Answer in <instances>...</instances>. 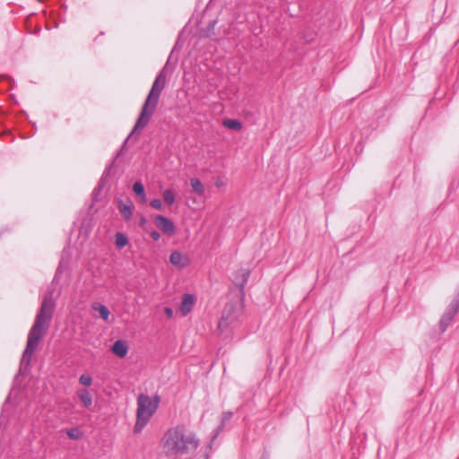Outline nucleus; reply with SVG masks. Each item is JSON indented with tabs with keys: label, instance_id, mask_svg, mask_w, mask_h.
I'll list each match as a JSON object with an SVG mask.
<instances>
[{
	"label": "nucleus",
	"instance_id": "obj_1",
	"mask_svg": "<svg viewBox=\"0 0 459 459\" xmlns=\"http://www.w3.org/2000/svg\"><path fill=\"white\" fill-rule=\"evenodd\" d=\"M199 445L196 434L184 425L169 428L161 438V446L169 456L192 455Z\"/></svg>",
	"mask_w": 459,
	"mask_h": 459
},
{
	"label": "nucleus",
	"instance_id": "obj_2",
	"mask_svg": "<svg viewBox=\"0 0 459 459\" xmlns=\"http://www.w3.org/2000/svg\"><path fill=\"white\" fill-rule=\"evenodd\" d=\"M54 308V299L51 296H46L43 299L40 309L36 316L35 322L29 332L27 345L22 354V363H30L31 356L38 347L39 342L49 326Z\"/></svg>",
	"mask_w": 459,
	"mask_h": 459
},
{
	"label": "nucleus",
	"instance_id": "obj_3",
	"mask_svg": "<svg viewBox=\"0 0 459 459\" xmlns=\"http://www.w3.org/2000/svg\"><path fill=\"white\" fill-rule=\"evenodd\" d=\"M167 82V75L162 70L156 77L152 89L143 105L139 117L131 132L130 135L140 134L141 131L148 125L150 119L154 114L159 103V99Z\"/></svg>",
	"mask_w": 459,
	"mask_h": 459
},
{
	"label": "nucleus",
	"instance_id": "obj_4",
	"mask_svg": "<svg viewBox=\"0 0 459 459\" xmlns=\"http://www.w3.org/2000/svg\"><path fill=\"white\" fill-rule=\"evenodd\" d=\"M160 402V399L157 395L151 397L147 394H141L137 397L136 423L134 429L135 433L141 432L147 425L157 411Z\"/></svg>",
	"mask_w": 459,
	"mask_h": 459
},
{
	"label": "nucleus",
	"instance_id": "obj_5",
	"mask_svg": "<svg viewBox=\"0 0 459 459\" xmlns=\"http://www.w3.org/2000/svg\"><path fill=\"white\" fill-rule=\"evenodd\" d=\"M243 315V305L240 301L226 305L218 327L222 332L229 327H235Z\"/></svg>",
	"mask_w": 459,
	"mask_h": 459
},
{
	"label": "nucleus",
	"instance_id": "obj_6",
	"mask_svg": "<svg viewBox=\"0 0 459 459\" xmlns=\"http://www.w3.org/2000/svg\"><path fill=\"white\" fill-rule=\"evenodd\" d=\"M459 308V300L453 301L448 307L446 308V312L442 316L440 321H439V327L441 332H445L447 327L451 325L454 316L457 313V310Z\"/></svg>",
	"mask_w": 459,
	"mask_h": 459
},
{
	"label": "nucleus",
	"instance_id": "obj_7",
	"mask_svg": "<svg viewBox=\"0 0 459 459\" xmlns=\"http://www.w3.org/2000/svg\"><path fill=\"white\" fill-rule=\"evenodd\" d=\"M156 226L164 233L168 235H173L175 233L174 223L168 218L162 215H157L154 218Z\"/></svg>",
	"mask_w": 459,
	"mask_h": 459
},
{
	"label": "nucleus",
	"instance_id": "obj_8",
	"mask_svg": "<svg viewBox=\"0 0 459 459\" xmlns=\"http://www.w3.org/2000/svg\"><path fill=\"white\" fill-rule=\"evenodd\" d=\"M195 303V298L191 294H185L180 306V312L183 316H186L192 309Z\"/></svg>",
	"mask_w": 459,
	"mask_h": 459
},
{
	"label": "nucleus",
	"instance_id": "obj_9",
	"mask_svg": "<svg viewBox=\"0 0 459 459\" xmlns=\"http://www.w3.org/2000/svg\"><path fill=\"white\" fill-rule=\"evenodd\" d=\"M111 351L119 358H124L127 354L128 347L124 341L117 340L112 345Z\"/></svg>",
	"mask_w": 459,
	"mask_h": 459
},
{
	"label": "nucleus",
	"instance_id": "obj_10",
	"mask_svg": "<svg viewBox=\"0 0 459 459\" xmlns=\"http://www.w3.org/2000/svg\"><path fill=\"white\" fill-rule=\"evenodd\" d=\"M78 398L82 403L86 407L90 408L92 405V396L86 389H79L76 393Z\"/></svg>",
	"mask_w": 459,
	"mask_h": 459
},
{
	"label": "nucleus",
	"instance_id": "obj_11",
	"mask_svg": "<svg viewBox=\"0 0 459 459\" xmlns=\"http://www.w3.org/2000/svg\"><path fill=\"white\" fill-rule=\"evenodd\" d=\"M169 261L172 264L177 265L178 267H185L187 264V259L185 258L181 253L173 252L169 256Z\"/></svg>",
	"mask_w": 459,
	"mask_h": 459
},
{
	"label": "nucleus",
	"instance_id": "obj_12",
	"mask_svg": "<svg viewBox=\"0 0 459 459\" xmlns=\"http://www.w3.org/2000/svg\"><path fill=\"white\" fill-rule=\"evenodd\" d=\"M118 209L125 219L129 220L133 213L134 204L131 201H128L126 204H124L122 201H120Z\"/></svg>",
	"mask_w": 459,
	"mask_h": 459
},
{
	"label": "nucleus",
	"instance_id": "obj_13",
	"mask_svg": "<svg viewBox=\"0 0 459 459\" xmlns=\"http://www.w3.org/2000/svg\"><path fill=\"white\" fill-rule=\"evenodd\" d=\"M92 309L99 313L100 316L106 322L108 321L109 318V310L108 307L100 303H93L92 304Z\"/></svg>",
	"mask_w": 459,
	"mask_h": 459
},
{
	"label": "nucleus",
	"instance_id": "obj_14",
	"mask_svg": "<svg viewBox=\"0 0 459 459\" xmlns=\"http://www.w3.org/2000/svg\"><path fill=\"white\" fill-rule=\"evenodd\" d=\"M190 185H191L193 192H195V194L202 195L204 193V190H205L204 186L199 179L191 178Z\"/></svg>",
	"mask_w": 459,
	"mask_h": 459
},
{
	"label": "nucleus",
	"instance_id": "obj_15",
	"mask_svg": "<svg viewBox=\"0 0 459 459\" xmlns=\"http://www.w3.org/2000/svg\"><path fill=\"white\" fill-rule=\"evenodd\" d=\"M223 126L232 130H240L242 127L241 123L236 119H226L223 121Z\"/></svg>",
	"mask_w": 459,
	"mask_h": 459
},
{
	"label": "nucleus",
	"instance_id": "obj_16",
	"mask_svg": "<svg viewBox=\"0 0 459 459\" xmlns=\"http://www.w3.org/2000/svg\"><path fill=\"white\" fill-rule=\"evenodd\" d=\"M133 190L135 195L142 197V201H145L146 195L144 192V187L141 182H135L133 186Z\"/></svg>",
	"mask_w": 459,
	"mask_h": 459
},
{
	"label": "nucleus",
	"instance_id": "obj_17",
	"mask_svg": "<svg viewBox=\"0 0 459 459\" xmlns=\"http://www.w3.org/2000/svg\"><path fill=\"white\" fill-rule=\"evenodd\" d=\"M128 243L127 238L123 233L116 234V245L117 247L122 248L126 247Z\"/></svg>",
	"mask_w": 459,
	"mask_h": 459
},
{
	"label": "nucleus",
	"instance_id": "obj_18",
	"mask_svg": "<svg viewBox=\"0 0 459 459\" xmlns=\"http://www.w3.org/2000/svg\"><path fill=\"white\" fill-rule=\"evenodd\" d=\"M163 199L167 204H169V205L173 204L175 202V195H174L173 191L171 189L165 190L163 193Z\"/></svg>",
	"mask_w": 459,
	"mask_h": 459
},
{
	"label": "nucleus",
	"instance_id": "obj_19",
	"mask_svg": "<svg viewBox=\"0 0 459 459\" xmlns=\"http://www.w3.org/2000/svg\"><path fill=\"white\" fill-rule=\"evenodd\" d=\"M66 434L71 439H74V440L82 438V437L83 435V433L79 429H67Z\"/></svg>",
	"mask_w": 459,
	"mask_h": 459
},
{
	"label": "nucleus",
	"instance_id": "obj_20",
	"mask_svg": "<svg viewBox=\"0 0 459 459\" xmlns=\"http://www.w3.org/2000/svg\"><path fill=\"white\" fill-rule=\"evenodd\" d=\"M79 382L82 385L89 386L91 385L92 379L89 375L83 374L80 377Z\"/></svg>",
	"mask_w": 459,
	"mask_h": 459
},
{
	"label": "nucleus",
	"instance_id": "obj_21",
	"mask_svg": "<svg viewBox=\"0 0 459 459\" xmlns=\"http://www.w3.org/2000/svg\"><path fill=\"white\" fill-rule=\"evenodd\" d=\"M150 204L152 205V207H153L154 209H157V210H161V208H162V203L160 199L152 200Z\"/></svg>",
	"mask_w": 459,
	"mask_h": 459
},
{
	"label": "nucleus",
	"instance_id": "obj_22",
	"mask_svg": "<svg viewBox=\"0 0 459 459\" xmlns=\"http://www.w3.org/2000/svg\"><path fill=\"white\" fill-rule=\"evenodd\" d=\"M248 274H249V273L247 271H243L242 272L243 280H242V282L240 283V287L241 288H243L245 283L247 282Z\"/></svg>",
	"mask_w": 459,
	"mask_h": 459
},
{
	"label": "nucleus",
	"instance_id": "obj_23",
	"mask_svg": "<svg viewBox=\"0 0 459 459\" xmlns=\"http://www.w3.org/2000/svg\"><path fill=\"white\" fill-rule=\"evenodd\" d=\"M151 237L152 238L153 240L157 241L160 239V234L158 231L154 230L151 233Z\"/></svg>",
	"mask_w": 459,
	"mask_h": 459
},
{
	"label": "nucleus",
	"instance_id": "obj_24",
	"mask_svg": "<svg viewBox=\"0 0 459 459\" xmlns=\"http://www.w3.org/2000/svg\"><path fill=\"white\" fill-rule=\"evenodd\" d=\"M164 312L168 317H171L173 316V309L170 307H165Z\"/></svg>",
	"mask_w": 459,
	"mask_h": 459
},
{
	"label": "nucleus",
	"instance_id": "obj_25",
	"mask_svg": "<svg viewBox=\"0 0 459 459\" xmlns=\"http://www.w3.org/2000/svg\"><path fill=\"white\" fill-rule=\"evenodd\" d=\"M230 417H231V413H230V412H229V413L225 416V419H226V420H228V419H230Z\"/></svg>",
	"mask_w": 459,
	"mask_h": 459
}]
</instances>
